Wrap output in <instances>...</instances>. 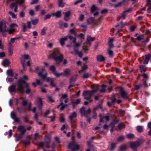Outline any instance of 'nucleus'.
<instances>
[{
  "label": "nucleus",
  "mask_w": 151,
  "mask_h": 151,
  "mask_svg": "<svg viewBox=\"0 0 151 151\" xmlns=\"http://www.w3.org/2000/svg\"><path fill=\"white\" fill-rule=\"evenodd\" d=\"M96 7L94 5H93L91 8V12H93L96 9Z\"/></svg>",
  "instance_id": "864d4df0"
},
{
  "label": "nucleus",
  "mask_w": 151,
  "mask_h": 151,
  "mask_svg": "<svg viewBox=\"0 0 151 151\" xmlns=\"http://www.w3.org/2000/svg\"><path fill=\"white\" fill-rule=\"evenodd\" d=\"M91 75L88 73H86L84 74L83 76V78H89Z\"/></svg>",
  "instance_id": "a19ab883"
},
{
  "label": "nucleus",
  "mask_w": 151,
  "mask_h": 151,
  "mask_svg": "<svg viewBox=\"0 0 151 151\" xmlns=\"http://www.w3.org/2000/svg\"><path fill=\"white\" fill-rule=\"evenodd\" d=\"M127 13L124 11L121 14V17L123 19H125L126 18V16L127 14Z\"/></svg>",
  "instance_id": "de8ad7c7"
},
{
  "label": "nucleus",
  "mask_w": 151,
  "mask_h": 151,
  "mask_svg": "<svg viewBox=\"0 0 151 151\" xmlns=\"http://www.w3.org/2000/svg\"><path fill=\"white\" fill-rule=\"evenodd\" d=\"M37 104L38 106L40 109H41L42 106V99L40 98H38L37 99Z\"/></svg>",
  "instance_id": "4be33fe9"
},
{
  "label": "nucleus",
  "mask_w": 151,
  "mask_h": 151,
  "mask_svg": "<svg viewBox=\"0 0 151 151\" xmlns=\"http://www.w3.org/2000/svg\"><path fill=\"white\" fill-rule=\"evenodd\" d=\"M76 76L72 77L70 79V82H74L76 81Z\"/></svg>",
  "instance_id": "09e8293b"
},
{
  "label": "nucleus",
  "mask_w": 151,
  "mask_h": 151,
  "mask_svg": "<svg viewBox=\"0 0 151 151\" xmlns=\"http://www.w3.org/2000/svg\"><path fill=\"white\" fill-rule=\"evenodd\" d=\"M17 27V25L15 24H11L10 26V29H14V28L15 27Z\"/></svg>",
  "instance_id": "49530a36"
},
{
  "label": "nucleus",
  "mask_w": 151,
  "mask_h": 151,
  "mask_svg": "<svg viewBox=\"0 0 151 151\" xmlns=\"http://www.w3.org/2000/svg\"><path fill=\"white\" fill-rule=\"evenodd\" d=\"M116 146V144L114 143H112L111 145V149L112 150L114 149Z\"/></svg>",
  "instance_id": "3c124183"
},
{
  "label": "nucleus",
  "mask_w": 151,
  "mask_h": 151,
  "mask_svg": "<svg viewBox=\"0 0 151 151\" xmlns=\"http://www.w3.org/2000/svg\"><path fill=\"white\" fill-rule=\"evenodd\" d=\"M117 88L122 98L125 99H128L129 98L127 93L124 91L122 87H119Z\"/></svg>",
  "instance_id": "423d86ee"
},
{
  "label": "nucleus",
  "mask_w": 151,
  "mask_h": 151,
  "mask_svg": "<svg viewBox=\"0 0 151 151\" xmlns=\"http://www.w3.org/2000/svg\"><path fill=\"white\" fill-rule=\"evenodd\" d=\"M9 14H10L12 16L13 18H17L16 15L12 12H9Z\"/></svg>",
  "instance_id": "4d7b16f0"
},
{
  "label": "nucleus",
  "mask_w": 151,
  "mask_h": 151,
  "mask_svg": "<svg viewBox=\"0 0 151 151\" xmlns=\"http://www.w3.org/2000/svg\"><path fill=\"white\" fill-rule=\"evenodd\" d=\"M101 89L99 90V92L100 93H104L106 92V88L107 86L106 85L103 84L101 86Z\"/></svg>",
  "instance_id": "b1692460"
},
{
  "label": "nucleus",
  "mask_w": 151,
  "mask_h": 151,
  "mask_svg": "<svg viewBox=\"0 0 151 151\" xmlns=\"http://www.w3.org/2000/svg\"><path fill=\"white\" fill-rule=\"evenodd\" d=\"M73 42L74 44V50H75V53L76 54H78L80 58L82 57L83 55L82 52H78L77 49L81 46V44L82 42V41H81L80 43L76 42V38L75 37L74 38L73 40Z\"/></svg>",
  "instance_id": "20e7f679"
},
{
  "label": "nucleus",
  "mask_w": 151,
  "mask_h": 151,
  "mask_svg": "<svg viewBox=\"0 0 151 151\" xmlns=\"http://www.w3.org/2000/svg\"><path fill=\"white\" fill-rule=\"evenodd\" d=\"M7 74L9 76H10L11 77L13 76V72L12 70H7Z\"/></svg>",
  "instance_id": "58836bf2"
},
{
  "label": "nucleus",
  "mask_w": 151,
  "mask_h": 151,
  "mask_svg": "<svg viewBox=\"0 0 151 151\" xmlns=\"http://www.w3.org/2000/svg\"><path fill=\"white\" fill-rule=\"evenodd\" d=\"M36 71L37 72H38V74L39 76L45 80L47 82H50V85L53 86H56L55 84L53 82V80L52 79L50 78H47V73H45L43 74L44 72L45 71L44 68H41L39 67H37L36 68Z\"/></svg>",
  "instance_id": "f03ea898"
},
{
  "label": "nucleus",
  "mask_w": 151,
  "mask_h": 151,
  "mask_svg": "<svg viewBox=\"0 0 151 151\" xmlns=\"http://www.w3.org/2000/svg\"><path fill=\"white\" fill-rule=\"evenodd\" d=\"M67 105H68L67 104L63 105V103L62 102V101H61L60 104L57 106V108H60V106H61V107L60 108V110H63L65 108V107L66 106H67Z\"/></svg>",
  "instance_id": "5701e85b"
},
{
  "label": "nucleus",
  "mask_w": 151,
  "mask_h": 151,
  "mask_svg": "<svg viewBox=\"0 0 151 151\" xmlns=\"http://www.w3.org/2000/svg\"><path fill=\"white\" fill-rule=\"evenodd\" d=\"M28 79L27 76H24L22 78L20 79L18 81L17 84V88H16V85L13 84L11 85L8 88L10 92H16L19 91L21 93L23 94L25 93L24 88L22 85V83H25V80Z\"/></svg>",
  "instance_id": "f257e3e1"
},
{
  "label": "nucleus",
  "mask_w": 151,
  "mask_h": 151,
  "mask_svg": "<svg viewBox=\"0 0 151 151\" xmlns=\"http://www.w3.org/2000/svg\"><path fill=\"white\" fill-rule=\"evenodd\" d=\"M59 53V50L57 49H55L53 50V52L50 55L51 57L54 59L57 64L61 63L63 58L62 55L58 56Z\"/></svg>",
  "instance_id": "7ed1b4c3"
},
{
  "label": "nucleus",
  "mask_w": 151,
  "mask_h": 151,
  "mask_svg": "<svg viewBox=\"0 0 151 151\" xmlns=\"http://www.w3.org/2000/svg\"><path fill=\"white\" fill-rule=\"evenodd\" d=\"M87 68V65H84L82 68V69L80 70L79 71V72L80 73H81L83 71H84L85 70H86V69Z\"/></svg>",
  "instance_id": "a18cd8bd"
},
{
  "label": "nucleus",
  "mask_w": 151,
  "mask_h": 151,
  "mask_svg": "<svg viewBox=\"0 0 151 151\" xmlns=\"http://www.w3.org/2000/svg\"><path fill=\"white\" fill-rule=\"evenodd\" d=\"M11 117L14 120L15 122H19L20 120L19 119L16 117V115L14 112H12L11 113Z\"/></svg>",
  "instance_id": "dca6fc26"
},
{
  "label": "nucleus",
  "mask_w": 151,
  "mask_h": 151,
  "mask_svg": "<svg viewBox=\"0 0 151 151\" xmlns=\"http://www.w3.org/2000/svg\"><path fill=\"white\" fill-rule=\"evenodd\" d=\"M119 115L120 116H122L124 115V111L123 110L121 109H120L119 111Z\"/></svg>",
  "instance_id": "8fccbe9b"
},
{
  "label": "nucleus",
  "mask_w": 151,
  "mask_h": 151,
  "mask_svg": "<svg viewBox=\"0 0 151 151\" xmlns=\"http://www.w3.org/2000/svg\"><path fill=\"white\" fill-rule=\"evenodd\" d=\"M9 55H12L13 53L12 47H10L8 49Z\"/></svg>",
  "instance_id": "c03bdc74"
},
{
  "label": "nucleus",
  "mask_w": 151,
  "mask_h": 151,
  "mask_svg": "<svg viewBox=\"0 0 151 151\" xmlns=\"http://www.w3.org/2000/svg\"><path fill=\"white\" fill-rule=\"evenodd\" d=\"M81 101L80 99H77L75 102H72V104L73 108H74L76 106L79 104Z\"/></svg>",
  "instance_id": "a878e982"
},
{
  "label": "nucleus",
  "mask_w": 151,
  "mask_h": 151,
  "mask_svg": "<svg viewBox=\"0 0 151 151\" xmlns=\"http://www.w3.org/2000/svg\"><path fill=\"white\" fill-rule=\"evenodd\" d=\"M70 14H71L70 12L69 11H68L67 12H65L64 13L65 16L68 17L69 18L70 15Z\"/></svg>",
  "instance_id": "e2e57ef3"
},
{
  "label": "nucleus",
  "mask_w": 151,
  "mask_h": 151,
  "mask_svg": "<svg viewBox=\"0 0 151 151\" xmlns=\"http://www.w3.org/2000/svg\"><path fill=\"white\" fill-rule=\"evenodd\" d=\"M39 146L40 147L44 148L45 147L48 148L49 147V143L47 142H40L38 144Z\"/></svg>",
  "instance_id": "6ab92c4d"
},
{
  "label": "nucleus",
  "mask_w": 151,
  "mask_h": 151,
  "mask_svg": "<svg viewBox=\"0 0 151 151\" xmlns=\"http://www.w3.org/2000/svg\"><path fill=\"white\" fill-rule=\"evenodd\" d=\"M50 70L52 72H55L56 70V69L54 66H52L50 67Z\"/></svg>",
  "instance_id": "338daca9"
},
{
  "label": "nucleus",
  "mask_w": 151,
  "mask_h": 151,
  "mask_svg": "<svg viewBox=\"0 0 151 151\" xmlns=\"http://www.w3.org/2000/svg\"><path fill=\"white\" fill-rule=\"evenodd\" d=\"M134 135L132 134H129L127 135V138L129 139H132L134 138Z\"/></svg>",
  "instance_id": "37998d69"
},
{
  "label": "nucleus",
  "mask_w": 151,
  "mask_h": 151,
  "mask_svg": "<svg viewBox=\"0 0 151 151\" xmlns=\"http://www.w3.org/2000/svg\"><path fill=\"white\" fill-rule=\"evenodd\" d=\"M84 18V15L83 14H81L79 17V20L80 21H83Z\"/></svg>",
  "instance_id": "5fc2aeb1"
},
{
  "label": "nucleus",
  "mask_w": 151,
  "mask_h": 151,
  "mask_svg": "<svg viewBox=\"0 0 151 151\" xmlns=\"http://www.w3.org/2000/svg\"><path fill=\"white\" fill-rule=\"evenodd\" d=\"M52 15L55 17L56 18L60 17L61 16V10L57 11L55 12L52 13Z\"/></svg>",
  "instance_id": "aec40b11"
},
{
  "label": "nucleus",
  "mask_w": 151,
  "mask_h": 151,
  "mask_svg": "<svg viewBox=\"0 0 151 151\" xmlns=\"http://www.w3.org/2000/svg\"><path fill=\"white\" fill-rule=\"evenodd\" d=\"M127 0H122V1L118 2L117 4L114 5V7L115 8L120 7L122 6L124 4V3Z\"/></svg>",
  "instance_id": "a211bd4d"
},
{
  "label": "nucleus",
  "mask_w": 151,
  "mask_h": 151,
  "mask_svg": "<svg viewBox=\"0 0 151 151\" xmlns=\"http://www.w3.org/2000/svg\"><path fill=\"white\" fill-rule=\"evenodd\" d=\"M140 69L141 72H145L146 70V67L144 65H142L140 66Z\"/></svg>",
  "instance_id": "2f4dec72"
},
{
  "label": "nucleus",
  "mask_w": 151,
  "mask_h": 151,
  "mask_svg": "<svg viewBox=\"0 0 151 151\" xmlns=\"http://www.w3.org/2000/svg\"><path fill=\"white\" fill-rule=\"evenodd\" d=\"M24 1L25 0H18L15 2L13 3L16 4L17 5L18 4L21 5L24 2Z\"/></svg>",
  "instance_id": "7c9ffc66"
},
{
  "label": "nucleus",
  "mask_w": 151,
  "mask_h": 151,
  "mask_svg": "<svg viewBox=\"0 0 151 151\" xmlns=\"http://www.w3.org/2000/svg\"><path fill=\"white\" fill-rule=\"evenodd\" d=\"M80 111L82 116H85L87 118V117L88 115L90 114L91 110L89 108L86 111L85 110V108L83 107L81 109Z\"/></svg>",
  "instance_id": "9b49d317"
},
{
  "label": "nucleus",
  "mask_w": 151,
  "mask_h": 151,
  "mask_svg": "<svg viewBox=\"0 0 151 151\" xmlns=\"http://www.w3.org/2000/svg\"><path fill=\"white\" fill-rule=\"evenodd\" d=\"M136 26L135 25L131 26L130 28V31L131 32L134 31L136 28Z\"/></svg>",
  "instance_id": "bf43d9fd"
},
{
  "label": "nucleus",
  "mask_w": 151,
  "mask_h": 151,
  "mask_svg": "<svg viewBox=\"0 0 151 151\" xmlns=\"http://www.w3.org/2000/svg\"><path fill=\"white\" fill-rule=\"evenodd\" d=\"M91 87L92 89H94L92 91L93 92L94 94L99 90L100 86L97 84H93L91 85Z\"/></svg>",
  "instance_id": "2eb2a0df"
},
{
  "label": "nucleus",
  "mask_w": 151,
  "mask_h": 151,
  "mask_svg": "<svg viewBox=\"0 0 151 151\" xmlns=\"http://www.w3.org/2000/svg\"><path fill=\"white\" fill-rule=\"evenodd\" d=\"M29 58V56L28 55H25L22 56L21 58V62L22 64L23 68L24 70H25V60H27Z\"/></svg>",
  "instance_id": "f8f14e48"
},
{
  "label": "nucleus",
  "mask_w": 151,
  "mask_h": 151,
  "mask_svg": "<svg viewBox=\"0 0 151 151\" xmlns=\"http://www.w3.org/2000/svg\"><path fill=\"white\" fill-rule=\"evenodd\" d=\"M68 39V36H66L60 39V42L62 46H63L65 45V42Z\"/></svg>",
  "instance_id": "412c9836"
},
{
  "label": "nucleus",
  "mask_w": 151,
  "mask_h": 151,
  "mask_svg": "<svg viewBox=\"0 0 151 151\" xmlns=\"http://www.w3.org/2000/svg\"><path fill=\"white\" fill-rule=\"evenodd\" d=\"M77 116V114L76 112H74L73 113L70 115L69 116V118L71 121V125L72 127H73V122L72 121L73 119L74 118H76Z\"/></svg>",
  "instance_id": "4468645a"
},
{
  "label": "nucleus",
  "mask_w": 151,
  "mask_h": 151,
  "mask_svg": "<svg viewBox=\"0 0 151 151\" xmlns=\"http://www.w3.org/2000/svg\"><path fill=\"white\" fill-rule=\"evenodd\" d=\"M22 26H23V30L24 32H25L26 31L27 29V26L26 24L25 23H23L22 24Z\"/></svg>",
  "instance_id": "13d9d810"
},
{
  "label": "nucleus",
  "mask_w": 151,
  "mask_h": 151,
  "mask_svg": "<svg viewBox=\"0 0 151 151\" xmlns=\"http://www.w3.org/2000/svg\"><path fill=\"white\" fill-rule=\"evenodd\" d=\"M137 129L139 132H142L143 130V128L142 126H138L137 127Z\"/></svg>",
  "instance_id": "c9c22d12"
},
{
  "label": "nucleus",
  "mask_w": 151,
  "mask_h": 151,
  "mask_svg": "<svg viewBox=\"0 0 151 151\" xmlns=\"http://www.w3.org/2000/svg\"><path fill=\"white\" fill-rule=\"evenodd\" d=\"M97 59L98 61L100 62L103 61L105 60L104 57L101 55H98L97 56Z\"/></svg>",
  "instance_id": "c85d7f7f"
},
{
  "label": "nucleus",
  "mask_w": 151,
  "mask_h": 151,
  "mask_svg": "<svg viewBox=\"0 0 151 151\" xmlns=\"http://www.w3.org/2000/svg\"><path fill=\"white\" fill-rule=\"evenodd\" d=\"M140 141H136L131 142L130 143V147L133 151H137V148L140 145Z\"/></svg>",
  "instance_id": "6e6552de"
},
{
  "label": "nucleus",
  "mask_w": 151,
  "mask_h": 151,
  "mask_svg": "<svg viewBox=\"0 0 151 151\" xmlns=\"http://www.w3.org/2000/svg\"><path fill=\"white\" fill-rule=\"evenodd\" d=\"M118 127L119 129H122L125 128V125L123 123H120L119 124Z\"/></svg>",
  "instance_id": "473e14b6"
},
{
  "label": "nucleus",
  "mask_w": 151,
  "mask_h": 151,
  "mask_svg": "<svg viewBox=\"0 0 151 151\" xmlns=\"http://www.w3.org/2000/svg\"><path fill=\"white\" fill-rule=\"evenodd\" d=\"M70 70L69 69H66L64 70L63 74L64 76H68L70 74Z\"/></svg>",
  "instance_id": "cd10ccee"
},
{
  "label": "nucleus",
  "mask_w": 151,
  "mask_h": 151,
  "mask_svg": "<svg viewBox=\"0 0 151 151\" xmlns=\"http://www.w3.org/2000/svg\"><path fill=\"white\" fill-rule=\"evenodd\" d=\"M15 7L14 11L15 12H17V5H16V4L12 3L10 6V8L11 9L13 8V7Z\"/></svg>",
  "instance_id": "c756f323"
},
{
  "label": "nucleus",
  "mask_w": 151,
  "mask_h": 151,
  "mask_svg": "<svg viewBox=\"0 0 151 151\" xmlns=\"http://www.w3.org/2000/svg\"><path fill=\"white\" fill-rule=\"evenodd\" d=\"M95 39L94 37H91L90 36H88L87 42L83 46V49L85 51H87L88 50V47L91 45V42L93 41Z\"/></svg>",
  "instance_id": "39448f33"
},
{
  "label": "nucleus",
  "mask_w": 151,
  "mask_h": 151,
  "mask_svg": "<svg viewBox=\"0 0 151 151\" xmlns=\"http://www.w3.org/2000/svg\"><path fill=\"white\" fill-rule=\"evenodd\" d=\"M9 64V61L7 60H3L2 62L3 65L4 66H6L8 65Z\"/></svg>",
  "instance_id": "e433bc0d"
},
{
  "label": "nucleus",
  "mask_w": 151,
  "mask_h": 151,
  "mask_svg": "<svg viewBox=\"0 0 151 151\" xmlns=\"http://www.w3.org/2000/svg\"><path fill=\"white\" fill-rule=\"evenodd\" d=\"M68 148L71 149L72 151H76L79 149V146L74 142H72L69 144Z\"/></svg>",
  "instance_id": "9d476101"
},
{
  "label": "nucleus",
  "mask_w": 151,
  "mask_h": 151,
  "mask_svg": "<svg viewBox=\"0 0 151 151\" xmlns=\"http://www.w3.org/2000/svg\"><path fill=\"white\" fill-rule=\"evenodd\" d=\"M8 28L6 25V22L3 20L0 22V32L8 31Z\"/></svg>",
  "instance_id": "1a4fd4ad"
},
{
  "label": "nucleus",
  "mask_w": 151,
  "mask_h": 151,
  "mask_svg": "<svg viewBox=\"0 0 151 151\" xmlns=\"http://www.w3.org/2000/svg\"><path fill=\"white\" fill-rule=\"evenodd\" d=\"M48 98L49 101L50 102L53 103L54 102V100L52 99L51 96H48Z\"/></svg>",
  "instance_id": "680f3d73"
},
{
  "label": "nucleus",
  "mask_w": 151,
  "mask_h": 151,
  "mask_svg": "<svg viewBox=\"0 0 151 151\" xmlns=\"http://www.w3.org/2000/svg\"><path fill=\"white\" fill-rule=\"evenodd\" d=\"M54 75L55 76H56L57 77H58L59 76H60L63 75V73H57L56 72H55L54 73Z\"/></svg>",
  "instance_id": "0e129e2a"
},
{
  "label": "nucleus",
  "mask_w": 151,
  "mask_h": 151,
  "mask_svg": "<svg viewBox=\"0 0 151 151\" xmlns=\"http://www.w3.org/2000/svg\"><path fill=\"white\" fill-rule=\"evenodd\" d=\"M97 107H95L94 108L93 111H92V113L93 114L92 116V117L94 119H96L97 118V114L96 112V111L97 110Z\"/></svg>",
  "instance_id": "bb28decb"
},
{
  "label": "nucleus",
  "mask_w": 151,
  "mask_h": 151,
  "mask_svg": "<svg viewBox=\"0 0 151 151\" xmlns=\"http://www.w3.org/2000/svg\"><path fill=\"white\" fill-rule=\"evenodd\" d=\"M145 58L149 60L151 58V54H149L147 55H145Z\"/></svg>",
  "instance_id": "052dcab7"
},
{
  "label": "nucleus",
  "mask_w": 151,
  "mask_h": 151,
  "mask_svg": "<svg viewBox=\"0 0 151 151\" xmlns=\"http://www.w3.org/2000/svg\"><path fill=\"white\" fill-rule=\"evenodd\" d=\"M52 15L50 14H48L46 15L45 17L44 18V20H46L47 19H49L50 18Z\"/></svg>",
  "instance_id": "6e6d98bb"
},
{
  "label": "nucleus",
  "mask_w": 151,
  "mask_h": 151,
  "mask_svg": "<svg viewBox=\"0 0 151 151\" xmlns=\"http://www.w3.org/2000/svg\"><path fill=\"white\" fill-rule=\"evenodd\" d=\"M127 148V146L125 145L121 146L119 148V150L121 151H124Z\"/></svg>",
  "instance_id": "f704fd0d"
},
{
  "label": "nucleus",
  "mask_w": 151,
  "mask_h": 151,
  "mask_svg": "<svg viewBox=\"0 0 151 151\" xmlns=\"http://www.w3.org/2000/svg\"><path fill=\"white\" fill-rule=\"evenodd\" d=\"M50 118L51 119V121L52 122H54L55 118V114H54L53 116L50 117Z\"/></svg>",
  "instance_id": "774afa93"
},
{
  "label": "nucleus",
  "mask_w": 151,
  "mask_h": 151,
  "mask_svg": "<svg viewBox=\"0 0 151 151\" xmlns=\"http://www.w3.org/2000/svg\"><path fill=\"white\" fill-rule=\"evenodd\" d=\"M114 40V38L112 37H110L109 38V40L108 42V44L109 47L111 48L114 45L113 43Z\"/></svg>",
  "instance_id": "393cba45"
},
{
  "label": "nucleus",
  "mask_w": 151,
  "mask_h": 151,
  "mask_svg": "<svg viewBox=\"0 0 151 151\" xmlns=\"http://www.w3.org/2000/svg\"><path fill=\"white\" fill-rule=\"evenodd\" d=\"M93 94V92H92V91H84L83 95L84 96V99L88 100L90 99Z\"/></svg>",
  "instance_id": "0eeeda50"
},
{
  "label": "nucleus",
  "mask_w": 151,
  "mask_h": 151,
  "mask_svg": "<svg viewBox=\"0 0 151 151\" xmlns=\"http://www.w3.org/2000/svg\"><path fill=\"white\" fill-rule=\"evenodd\" d=\"M39 22V19H36L34 20H31V22L32 24L35 25L37 24Z\"/></svg>",
  "instance_id": "ea45409f"
},
{
  "label": "nucleus",
  "mask_w": 151,
  "mask_h": 151,
  "mask_svg": "<svg viewBox=\"0 0 151 151\" xmlns=\"http://www.w3.org/2000/svg\"><path fill=\"white\" fill-rule=\"evenodd\" d=\"M36 81L37 83L35 82H33L32 83L33 85L34 86V87H36L37 85L41 84L40 81L39 80L37 79Z\"/></svg>",
  "instance_id": "4c0bfd02"
},
{
  "label": "nucleus",
  "mask_w": 151,
  "mask_h": 151,
  "mask_svg": "<svg viewBox=\"0 0 151 151\" xmlns=\"http://www.w3.org/2000/svg\"><path fill=\"white\" fill-rule=\"evenodd\" d=\"M59 2V7H63L64 6L65 3L63 2V0H58Z\"/></svg>",
  "instance_id": "72a5a7b5"
},
{
  "label": "nucleus",
  "mask_w": 151,
  "mask_h": 151,
  "mask_svg": "<svg viewBox=\"0 0 151 151\" xmlns=\"http://www.w3.org/2000/svg\"><path fill=\"white\" fill-rule=\"evenodd\" d=\"M124 139V137L123 136H121L119 137L117 139V141L118 142H121Z\"/></svg>",
  "instance_id": "603ef678"
},
{
  "label": "nucleus",
  "mask_w": 151,
  "mask_h": 151,
  "mask_svg": "<svg viewBox=\"0 0 151 151\" xmlns=\"http://www.w3.org/2000/svg\"><path fill=\"white\" fill-rule=\"evenodd\" d=\"M23 84H24L25 85V88H26L25 93L27 94H29L31 92V90L29 87V84L28 83H26L25 81V83H22V85Z\"/></svg>",
  "instance_id": "f3484780"
},
{
  "label": "nucleus",
  "mask_w": 151,
  "mask_h": 151,
  "mask_svg": "<svg viewBox=\"0 0 151 151\" xmlns=\"http://www.w3.org/2000/svg\"><path fill=\"white\" fill-rule=\"evenodd\" d=\"M47 29L46 28L44 27L42 30L41 32V35H44L46 34V31Z\"/></svg>",
  "instance_id": "79ce46f5"
},
{
  "label": "nucleus",
  "mask_w": 151,
  "mask_h": 151,
  "mask_svg": "<svg viewBox=\"0 0 151 151\" xmlns=\"http://www.w3.org/2000/svg\"><path fill=\"white\" fill-rule=\"evenodd\" d=\"M24 122L25 123H27L29 122V119L26 116H24L23 117Z\"/></svg>",
  "instance_id": "69168bd1"
},
{
  "label": "nucleus",
  "mask_w": 151,
  "mask_h": 151,
  "mask_svg": "<svg viewBox=\"0 0 151 151\" xmlns=\"http://www.w3.org/2000/svg\"><path fill=\"white\" fill-rule=\"evenodd\" d=\"M17 130L20 132H21V134L22 135L25 134L26 129H25L24 126H20L18 127Z\"/></svg>",
  "instance_id": "ddd939ff"
}]
</instances>
